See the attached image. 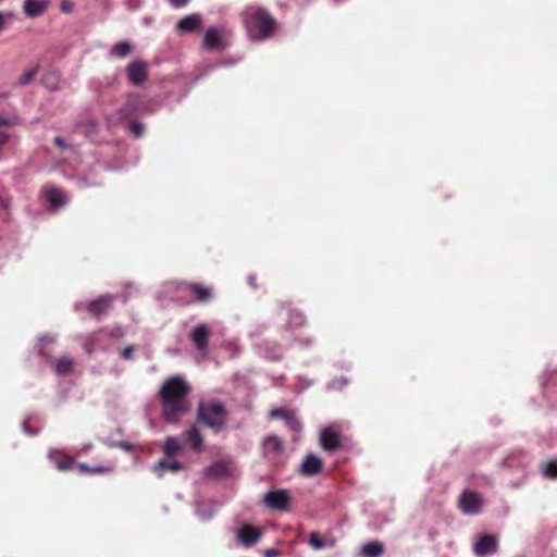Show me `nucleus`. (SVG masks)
I'll return each instance as SVG.
<instances>
[{"mask_svg":"<svg viewBox=\"0 0 557 557\" xmlns=\"http://www.w3.org/2000/svg\"><path fill=\"white\" fill-rule=\"evenodd\" d=\"M191 388L181 375L168 377L159 391L162 404V419L170 424H178L181 418L190 410L188 395Z\"/></svg>","mask_w":557,"mask_h":557,"instance_id":"obj_1","label":"nucleus"},{"mask_svg":"<svg viewBox=\"0 0 557 557\" xmlns=\"http://www.w3.org/2000/svg\"><path fill=\"white\" fill-rule=\"evenodd\" d=\"M244 26L253 40H265L273 35L275 20L261 7L250 5L243 13Z\"/></svg>","mask_w":557,"mask_h":557,"instance_id":"obj_2","label":"nucleus"},{"mask_svg":"<svg viewBox=\"0 0 557 557\" xmlns=\"http://www.w3.org/2000/svg\"><path fill=\"white\" fill-rule=\"evenodd\" d=\"M228 412L225 406L216 399L201 400L197 408V422L210 428L214 433L225 429Z\"/></svg>","mask_w":557,"mask_h":557,"instance_id":"obj_3","label":"nucleus"},{"mask_svg":"<svg viewBox=\"0 0 557 557\" xmlns=\"http://www.w3.org/2000/svg\"><path fill=\"white\" fill-rule=\"evenodd\" d=\"M231 32L223 25L207 28L201 46L207 50H222L230 45Z\"/></svg>","mask_w":557,"mask_h":557,"instance_id":"obj_4","label":"nucleus"},{"mask_svg":"<svg viewBox=\"0 0 557 557\" xmlns=\"http://www.w3.org/2000/svg\"><path fill=\"white\" fill-rule=\"evenodd\" d=\"M292 493L287 488L271 490L263 495L262 502L269 509L286 512L290 510Z\"/></svg>","mask_w":557,"mask_h":557,"instance_id":"obj_5","label":"nucleus"},{"mask_svg":"<svg viewBox=\"0 0 557 557\" xmlns=\"http://www.w3.org/2000/svg\"><path fill=\"white\" fill-rule=\"evenodd\" d=\"M262 536L260 529L250 524H244L236 530L237 543L249 548L256 545Z\"/></svg>","mask_w":557,"mask_h":557,"instance_id":"obj_6","label":"nucleus"},{"mask_svg":"<svg viewBox=\"0 0 557 557\" xmlns=\"http://www.w3.org/2000/svg\"><path fill=\"white\" fill-rule=\"evenodd\" d=\"M182 440L185 445L196 453H201L206 449L203 436L195 423L183 431Z\"/></svg>","mask_w":557,"mask_h":557,"instance_id":"obj_7","label":"nucleus"},{"mask_svg":"<svg viewBox=\"0 0 557 557\" xmlns=\"http://www.w3.org/2000/svg\"><path fill=\"white\" fill-rule=\"evenodd\" d=\"M320 444L329 453H334L342 446L341 433L335 426H327L320 433Z\"/></svg>","mask_w":557,"mask_h":557,"instance_id":"obj_8","label":"nucleus"},{"mask_svg":"<svg viewBox=\"0 0 557 557\" xmlns=\"http://www.w3.org/2000/svg\"><path fill=\"white\" fill-rule=\"evenodd\" d=\"M498 548L497 539L494 535H481L473 545V552L478 557H486L495 554Z\"/></svg>","mask_w":557,"mask_h":557,"instance_id":"obj_9","label":"nucleus"},{"mask_svg":"<svg viewBox=\"0 0 557 557\" xmlns=\"http://www.w3.org/2000/svg\"><path fill=\"white\" fill-rule=\"evenodd\" d=\"M482 499L475 492L465 491L459 498V507L466 515H475L480 511Z\"/></svg>","mask_w":557,"mask_h":557,"instance_id":"obj_10","label":"nucleus"},{"mask_svg":"<svg viewBox=\"0 0 557 557\" xmlns=\"http://www.w3.org/2000/svg\"><path fill=\"white\" fill-rule=\"evenodd\" d=\"M210 333V327L205 323L196 325L190 332L189 338L198 351L207 350Z\"/></svg>","mask_w":557,"mask_h":557,"instance_id":"obj_11","label":"nucleus"},{"mask_svg":"<svg viewBox=\"0 0 557 557\" xmlns=\"http://www.w3.org/2000/svg\"><path fill=\"white\" fill-rule=\"evenodd\" d=\"M126 74L128 81L135 85H141L146 82L148 73H147V64L144 61H135L128 64L126 67Z\"/></svg>","mask_w":557,"mask_h":557,"instance_id":"obj_12","label":"nucleus"},{"mask_svg":"<svg viewBox=\"0 0 557 557\" xmlns=\"http://www.w3.org/2000/svg\"><path fill=\"white\" fill-rule=\"evenodd\" d=\"M202 15L200 13H193L182 17L176 24V30L180 34L194 33L202 26Z\"/></svg>","mask_w":557,"mask_h":557,"instance_id":"obj_13","label":"nucleus"},{"mask_svg":"<svg viewBox=\"0 0 557 557\" xmlns=\"http://www.w3.org/2000/svg\"><path fill=\"white\" fill-rule=\"evenodd\" d=\"M50 7V0H24L23 12L29 18L44 15Z\"/></svg>","mask_w":557,"mask_h":557,"instance_id":"obj_14","label":"nucleus"},{"mask_svg":"<svg viewBox=\"0 0 557 557\" xmlns=\"http://www.w3.org/2000/svg\"><path fill=\"white\" fill-rule=\"evenodd\" d=\"M263 453L268 458H276L284 451V444L276 435H269L262 443Z\"/></svg>","mask_w":557,"mask_h":557,"instance_id":"obj_15","label":"nucleus"},{"mask_svg":"<svg viewBox=\"0 0 557 557\" xmlns=\"http://www.w3.org/2000/svg\"><path fill=\"white\" fill-rule=\"evenodd\" d=\"M182 287L194 295L195 299L199 302H207L212 298V290L209 287L202 286L197 283H184Z\"/></svg>","mask_w":557,"mask_h":557,"instance_id":"obj_16","label":"nucleus"},{"mask_svg":"<svg viewBox=\"0 0 557 557\" xmlns=\"http://www.w3.org/2000/svg\"><path fill=\"white\" fill-rule=\"evenodd\" d=\"M46 201L50 208L58 209L66 202L64 193L54 187H45L42 190Z\"/></svg>","mask_w":557,"mask_h":557,"instance_id":"obj_17","label":"nucleus"},{"mask_svg":"<svg viewBox=\"0 0 557 557\" xmlns=\"http://www.w3.org/2000/svg\"><path fill=\"white\" fill-rule=\"evenodd\" d=\"M306 324V318L302 312L297 310L289 311L288 321L284 326V337L294 335V332Z\"/></svg>","mask_w":557,"mask_h":557,"instance_id":"obj_18","label":"nucleus"},{"mask_svg":"<svg viewBox=\"0 0 557 557\" xmlns=\"http://www.w3.org/2000/svg\"><path fill=\"white\" fill-rule=\"evenodd\" d=\"M144 101L138 96H129L124 108L120 110V116L126 119L135 112H145Z\"/></svg>","mask_w":557,"mask_h":557,"instance_id":"obj_19","label":"nucleus"},{"mask_svg":"<svg viewBox=\"0 0 557 557\" xmlns=\"http://www.w3.org/2000/svg\"><path fill=\"white\" fill-rule=\"evenodd\" d=\"M322 461L315 455L309 454L300 466V472L305 475H315L321 471Z\"/></svg>","mask_w":557,"mask_h":557,"instance_id":"obj_20","label":"nucleus"},{"mask_svg":"<svg viewBox=\"0 0 557 557\" xmlns=\"http://www.w3.org/2000/svg\"><path fill=\"white\" fill-rule=\"evenodd\" d=\"M231 463L226 461H218L210 465L206 470L205 474L207 478H224L231 474Z\"/></svg>","mask_w":557,"mask_h":557,"instance_id":"obj_21","label":"nucleus"},{"mask_svg":"<svg viewBox=\"0 0 557 557\" xmlns=\"http://www.w3.org/2000/svg\"><path fill=\"white\" fill-rule=\"evenodd\" d=\"M216 510V505L211 500H199L196 503L195 512L203 521L210 520Z\"/></svg>","mask_w":557,"mask_h":557,"instance_id":"obj_22","label":"nucleus"},{"mask_svg":"<svg viewBox=\"0 0 557 557\" xmlns=\"http://www.w3.org/2000/svg\"><path fill=\"white\" fill-rule=\"evenodd\" d=\"M183 469V465L178 461H169L161 459L153 465L152 471L158 478H162L168 471L177 472Z\"/></svg>","mask_w":557,"mask_h":557,"instance_id":"obj_23","label":"nucleus"},{"mask_svg":"<svg viewBox=\"0 0 557 557\" xmlns=\"http://www.w3.org/2000/svg\"><path fill=\"white\" fill-rule=\"evenodd\" d=\"M112 301H113V297L111 295H103V296L99 297L98 299L92 300L89 304L88 309L95 315H99V314L103 313L112 305Z\"/></svg>","mask_w":557,"mask_h":557,"instance_id":"obj_24","label":"nucleus"},{"mask_svg":"<svg viewBox=\"0 0 557 557\" xmlns=\"http://www.w3.org/2000/svg\"><path fill=\"white\" fill-rule=\"evenodd\" d=\"M183 448L182 442L176 436H169L165 438L163 445V453L168 457L177 455Z\"/></svg>","mask_w":557,"mask_h":557,"instance_id":"obj_25","label":"nucleus"},{"mask_svg":"<svg viewBox=\"0 0 557 557\" xmlns=\"http://www.w3.org/2000/svg\"><path fill=\"white\" fill-rule=\"evenodd\" d=\"M106 333L103 331H98L92 333L84 343V349L87 354L91 355L99 348V343L106 337Z\"/></svg>","mask_w":557,"mask_h":557,"instance_id":"obj_26","label":"nucleus"},{"mask_svg":"<svg viewBox=\"0 0 557 557\" xmlns=\"http://www.w3.org/2000/svg\"><path fill=\"white\" fill-rule=\"evenodd\" d=\"M361 553L366 557H380L384 553V546L379 541H371L361 547Z\"/></svg>","mask_w":557,"mask_h":557,"instance_id":"obj_27","label":"nucleus"},{"mask_svg":"<svg viewBox=\"0 0 557 557\" xmlns=\"http://www.w3.org/2000/svg\"><path fill=\"white\" fill-rule=\"evenodd\" d=\"M132 52V45L128 42V41H119L116 44L113 45V47L111 48L109 54L111 57H114V58H117V59H123L125 57H127L128 54H131Z\"/></svg>","mask_w":557,"mask_h":557,"instance_id":"obj_28","label":"nucleus"},{"mask_svg":"<svg viewBox=\"0 0 557 557\" xmlns=\"http://www.w3.org/2000/svg\"><path fill=\"white\" fill-rule=\"evenodd\" d=\"M308 543L315 550H321V549H324L326 547H334L335 546V541L334 540H331V541L326 542L322 537H320V535L317 532H311L310 533Z\"/></svg>","mask_w":557,"mask_h":557,"instance_id":"obj_29","label":"nucleus"},{"mask_svg":"<svg viewBox=\"0 0 557 557\" xmlns=\"http://www.w3.org/2000/svg\"><path fill=\"white\" fill-rule=\"evenodd\" d=\"M73 360L69 357L60 358L54 366V371L58 375H66L73 371Z\"/></svg>","mask_w":557,"mask_h":557,"instance_id":"obj_30","label":"nucleus"},{"mask_svg":"<svg viewBox=\"0 0 557 557\" xmlns=\"http://www.w3.org/2000/svg\"><path fill=\"white\" fill-rule=\"evenodd\" d=\"M285 425L294 434H299L302 430V424L293 411L290 416L285 420Z\"/></svg>","mask_w":557,"mask_h":557,"instance_id":"obj_31","label":"nucleus"},{"mask_svg":"<svg viewBox=\"0 0 557 557\" xmlns=\"http://www.w3.org/2000/svg\"><path fill=\"white\" fill-rule=\"evenodd\" d=\"M38 66H33L30 67L29 70H27L16 82L15 85L17 86H26L28 84H30L35 76L37 75L38 73Z\"/></svg>","mask_w":557,"mask_h":557,"instance_id":"obj_32","label":"nucleus"},{"mask_svg":"<svg viewBox=\"0 0 557 557\" xmlns=\"http://www.w3.org/2000/svg\"><path fill=\"white\" fill-rule=\"evenodd\" d=\"M542 473L547 479H557V459L544 463L542 466Z\"/></svg>","mask_w":557,"mask_h":557,"instance_id":"obj_33","label":"nucleus"},{"mask_svg":"<svg viewBox=\"0 0 557 557\" xmlns=\"http://www.w3.org/2000/svg\"><path fill=\"white\" fill-rule=\"evenodd\" d=\"M81 127L83 128L84 134L90 138L98 133V122L94 119H89L82 123Z\"/></svg>","mask_w":557,"mask_h":557,"instance_id":"obj_34","label":"nucleus"},{"mask_svg":"<svg viewBox=\"0 0 557 557\" xmlns=\"http://www.w3.org/2000/svg\"><path fill=\"white\" fill-rule=\"evenodd\" d=\"M17 18L15 11H0V33L5 28L8 23H12Z\"/></svg>","mask_w":557,"mask_h":557,"instance_id":"obj_35","label":"nucleus"},{"mask_svg":"<svg viewBox=\"0 0 557 557\" xmlns=\"http://www.w3.org/2000/svg\"><path fill=\"white\" fill-rule=\"evenodd\" d=\"M106 444L111 448L117 447L127 453H132L134 450V445L127 441H107Z\"/></svg>","mask_w":557,"mask_h":557,"instance_id":"obj_36","label":"nucleus"},{"mask_svg":"<svg viewBox=\"0 0 557 557\" xmlns=\"http://www.w3.org/2000/svg\"><path fill=\"white\" fill-rule=\"evenodd\" d=\"M54 462L59 470H69L73 467L74 460L69 456H60L59 459H54Z\"/></svg>","mask_w":557,"mask_h":557,"instance_id":"obj_37","label":"nucleus"},{"mask_svg":"<svg viewBox=\"0 0 557 557\" xmlns=\"http://www.w3.org/2000/svg\"><path fill=\"white\" fill-rule=\"evenodd\" d=\"M292 412V410H287L285 408H275L270 411V418L282 419L285 421L290 416Z\"/></svg>","mask_w":557,"mask_h":557,"instance_id":"obj_38","label":"nucleus"},{"mask_svg":"<svg viewBox=\"0 0 557 557\" xmlns=\"http://www.w3.org/2000/svg\"><path fill=\"white\" fill-rule=\"evenodd\" d=\"M128 129L135 138H139L144 133V124L139 122H132L128 125Z\"/></svg>","mask_w":557,"mask_h":557,"instance_id":"obj_39","label":"nucleus"},{"mask_svg":"<svg viewBox=\"0 0 557 557\" xmlns=\"http://www.w3.org/2000/svg\"><path fill=\"white\" fill-rule=\"evenodd\" d=\"M11 205L9 193L4 188H0V209H8Z\"/></svg>","mask_w":557,"mask_h":557,"instance_id":"obj_40","label":"nucleus"},{"mask_svg":"<svg viewBox=\"0 0 557 557\" xmlns=\"http://www.w3.org/2000/svg\"><path fill=\"white\" fill-rule=\"evenodd\" d=\"M348 380L346 377L334 379L327 384L329 389H339L343 386L347 385Z\"/></svg>","mask_w":557,"mask_h":557,"instance_id":"obj_41","label":"nucleus"},{"mask_svg":"<svg viewBox=\"0 0 557 557\" xmlns=\"http://www.w3.org/2000/svg\"><path fill=\"white\" fill-rule=\"evenodd\" d=\"M21 123V119L17 116L14 117H4L0 115V126H15Z\"/></svg>","mask_w":557,"mask_h":557,"instance_id":"obj_42","label":"nucleus"},{"mask_svg":"<svg viewBox=\"0 0 557 557\" xmlns=\"http://www.w3.org/2000/svg\"><path fill=\"white\" fill-rule=\"evenodd\" d=\"M60 9L64 13H71L74 10V3L71 0H61Z\"/></svg>","mask_w":557,"mask_h":557,"instance_id":"obj_43","label":"nucleus"},{"mask_svg":"<svg viewBox=\"0 0 557 557\" xmlns=\"http://www.w3.org/2000/svg\"><path fill=\"white\" fill-rule=\"evenodd\" d=\"M54 144H55V146H57L60 150H62V151H65V150H67V149H72V148H73L71 145H67V144L65 143V140H64L61 136H57V137L54 138Z\"/></svg>","mask_w":557,"mask_h":557,"instance_id":"obj_44","label":"nucleus"},{"mask_svg":"<svg viewBox=\"0 0 557 557\" xmlns=\"http://www.w3.org/2000/svg\"><path fill=\"white\" fill-rule=\"evenodd\" d=\"M294 341L297 342L299 345H301L304 347H309L311 345V343H312L311 338H309V337H300V336H295Z\"/></svg>","mask_w":557,"mask_h":557,"instance_id":"obj_45","label":"nucleus"},{"mask_svg":"<svg viewBox=\"0 0 557 557\" xmlns=\"http://www.w3.org/2000/svg\"><path fill=\"white\" fill-rule=\"evenodd\" d=\"M133 351H134V347L133 346H128V347H126V348H124L122 350L121 357L123 359H126V360L132 359L133 358Z\"/></svg>","mask_w":557,"mask_h":557,"instance_id":"obj_46","label":"nucleus"},{"mask_svg":"<svg viewBox=\"0 0 557 557\" xmlns=\"http://www.w3.org/2000/svg\"><path fill=\"white\" fill-rule=\"evenodd\" d=\"M190 0H169L170 4L174 8H184L189 3Z\"/></svg>","mask_w":557,"mask_h":557,"instance_id":"obj_47","label":"nucleus"},{"mask_svg":"<svg viewBox=\"0 0 557 557\" xmlns=\"http://www.w3.org/2000/svg\"><path fill=\"white\" fill-rule=\"evenodd\" d=\"M109 471H111V468L98 466V467H94V468L90 469V474L106 473V472H109Z\"/></svg>","mask_w":557,"mask_h":557,"instance_id":"obj_48","label":"nucleus"},{"mask_svg":"<svg viewBox=\"0 0 557 557\" xmlns=\"http://www.w3.org/2000/svg\"><path fill=\"white\" fill-rule=\"evenodd\" d=\"M77 184H78V186L81 188H84V187H87V186H90V185H95L94 183L92 184L87 183L86 178H79Z\"/></svg>","mask_w":557,"mask_h":557,"instance_id":"obj_49","label":"nucleus"},{"mask_svg":"<svg viewBox=\"0 0 557 557\" xmlns=\"http://www.w3.org/2000/svg\"><path fill=\"white\" fill-rule=\"evenodd\" d=\"M79 469H81V471H83V472H85V473H90V469H91V467H89V466H88V465H86V463H81V465H79Z\"/></svg>","mask_w":557,"mask_h":557,"instance_id":"obj_50","label":"nucleus"},{"mask_svg":"<svg viewBox=\"0 0 557 557\" xmlns=\"http://www.w3.org/2000/svg\"><path fill=\"white\" fill-rule=\"evenodd\" d=\"M23 429H24L25 433H27L29 435H35L36 434V432L30 431V429H29V426H28L26 421L23 423Z\"/></svg>","mask_w":557,"mask_h":557,"instance_id":"obj_51","label":"nucleus"},{"mask_svg":"<svg viewBox=\"0 0 557 557\" xmlns=\"http://www.w3.org/2000/svg\"><path fill=\"white\" fill-rule=\"evenodd\" d=\"M255 281H256V276H255V275H250V276L248 277V283H249V285H250L252 288H256Z\"/></svg>","mask_w":557,"mask_h":557,"instance_id":"obj_52","label":"nucleus"},{"mask_svg":"<svg viewBox=\"0 0 557 557\" xmlns=\"http://www.w3.org/2000/svg\"><path fill=\"white\" fill-rule=\"evenodd\" d=\"M276 555H277V552L275 549H273V548L268 549L265 552V556H268V557H273V556H276Z\"/></svg>","mask_w":557,"mask_h":557,"instance_id":"obj_53","label":"nucleus"},{"mask_svg":"<svg viewBox=\"0 0 557 557\" xmlns=\"http://www.w3.org/2000/svg\"><path fill=\"white\" fill-rule=\"evenodd\" d=\"M41 342H47V343H52L54 339L52 337H49V336H42L40 338Z\"/></svg>","mask_w":557,"mask_h":557,"instance_id":"obj_54","label":"nucleus"},{"mask_svg":"<svg viewBox=\"0 0 557 557\" xmlns=\"http://www.w3.org/2000/svg\"><path fill=\"white\" fill-rule=\"evenodd\" d=\"M269 357L276 360L281 358V354H271Z\"/></svg>","mask_w":557,"mask_h":557,"instance_id":"obj_55","label":"nucleus"},{"mask_svg":"<svg viewBox=\"0 0 557 557\" xmlns=\"http://www.w3.org/2000/svg\"><path fill=\"white\" fill-rule=\"evenodd\" d=\"M111 371L114 372L116 375H119L121 373V370H117V369H112Z\"/></svg>","mask_w":557,"mask_h":557,"instance_id":"obj_56","label":"nucleus"}]
</instances>
